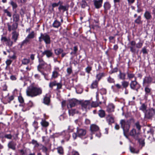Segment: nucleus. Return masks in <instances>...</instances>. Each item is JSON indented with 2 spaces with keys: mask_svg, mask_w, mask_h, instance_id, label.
I'll use <instances>...</instances> for the list:
<instances>
[{
  "mask_svg": "<svg viewBox=\"0 0 155 155\" xmlns=\"http://www.w3.org/2000/svg\"><path fill=\"white\" fill-rule=\"evenodd\" d=\"M103 2V0H99L97 1V8L101 7Z\"/></svg>",
  "mask_w": 155,
  "mask_h": 155,
  "instance_id": "50",
  "label": "nucleus"
},
{
  "mask_svg": "<svg viewBox=\"0 0 155 155\" xmlns=\"http://www.w3.org/2000/svg\"><path fill=\"white\" fill-rule=\"evenodd\" d=\"M143 45V43L139 42L136 44V47L138 48H141Z\"/></svg>",
  "mask_w": 155,
  "mask_h": 155,
  "instance_id": "56",
  "label": "nucleus"
},
{
  "mask_svg": "<svg viewBox=\"0 0 155 155\" xmlns=\"http://www.w3.org/2000/svg\"><path fill=\"white\" fill-rule=\"evenodd\" d=\"M63 51V50L60 48H58L54 50L55 53L57 55H59L61 53H62Z\"/></svg>",
  "mask_w": 155,
  "mask_h": 155,
  "instance_id": "29",
  "label": "nucleus"
},
{
  "mask_svg": "<svg viewBox=\"0 0 155 155\" xmlns=\"http://www.w3.org/2000/svg\"><path fill=\"white\" fill-rule=\"evenodd\" d=\"M41 124L42 126L44 127H47L49 125V123L44 120H42L41 122Z\"/></svg>",
  "mask_w": 155,
  "mask_h": 155,
  "instance_id": "35",
  "label": "nucleus"
},
{
  "mask_svg": "<svg viewBox=\"0 0 155 155\" xmlns=\"http://www.w3.org/2000/svg\"><path fill=\"white\" fill-rule=\"evenodd\" d=\"M56 81H54L49 83V86L50 87L52 88L53 86L56 85Z\"/></svg>",
  "mask_w": 155,
  "mask_h": 155,
  "instance_id": "44",
  "label": "nucleus"
},
{
  "mask_svg": "<svg viewBox=\"0 0 155 155\" xmlns=\"http://www.w3.org/2000/svg\"><path fill=\"white\" fill-rule=\"evenodd\" d=\"M70 155H79V154L78 152L73 151L71 153H70Z\"/></svg>",
  "mask_w": 155,
  "mask_h": 155,
  "instance_id": "60",
  "label": "nucleus"
},
{
  "mask_svg": "<svg viewBox=\"0 0 155 155\" xmlns=\"http://www.w3.org/2000/svg\"><path fill=\"white\" fill-rule=\"evenodd\" d=\"M141 51L143 54H146L147 53V51L146 48L145 47H143Z\"/></svg>",
  "mask_w": 155,
  "mask_h": 155,
  "instance_id": "58",
  "label": "nucleus"
},
{
  "mask_svg": "<svg viewBox=\"0 0 155 155\" xmlns=\"http://www.w3.org/2000/svg\"><path fill=\"white\" fill-rule=\"evenodd\" d=\"M61 22L57 20H56L53 23L52 26L55 28H58L59 27L61 26Z\"/></svg>",
  "mask_w": 155,
  "mask_h": 155,
  "instance_id": "22",
  "label": "nucleus"
},
{
  "mask_svg": "<svg viewBox=\"0 0 155 155\" xmlns=\"http://www.w3.org/2000/svg\"><path fill=\"white\" fill-rule=\"evenodd\" d=\"M18 23H15L11 25L9 24L7 25L8 29L9 31H11L12 30L15 31L18 26Z\"/></svg>",
  "mask_w": 155,
  "mask_h": 155,
  "instance_id": "12",
  "label": "nucleus"
},
{
  "mask_svg": "<svg viewBox=\"0 0 155 155\" xmlns=\"http://www.w3.org/2000/svg\"><path fill=\"white\" fill-rule=\"evenodd\" d=\"M78 103V100L75 99H72L69 101V104L70 108L75 106Z\"/></svg>",
  "mask_w": 155,
  "mask_h": 155,
  "instance_id": "19",
  "label": "nucleus"
},
{
  "mask_svg": "<svg viewBox=\"0 0 155 155\" xmlns=\"http://www.w3.org/2000/svg\"><path fill=\"white\" fill-rule=\"evenodd\" d=\"M12 39L14 42H16L19 36V33L16 31H14L12 33Z\"/></svg>",
  "mask_w": 155,
  "mask_h": 155,
  "instance_id": "16",
  "label": "nucleus"
},
{
  "mask_svg": "<svg viewBox=\"0 0 155 155\" xmlns=\"http://www.w3.org/2000/svg\"><path fill=\"white\" fill-rule=\"evenodd\" d=\"M134 22L137 24H142L143 21L141 20V16L140 15L135 20Z\"/></svg>",
  "mask_w": 155,
  "mask_h": 155,
  "instance_id": "25",
  "label": "nucleus"
},
{
  "mask_svg": "<svg viewBox=\"0 0 155 155\" xmlns=\"http://www.w3.org/2000/svg\"><path fill=\"white\" fill-rule=\"evenodd\" d=\"M104 7L105 10H107L110 8L111 6L109 2H107L104 3Z\"/></svg>",
  "mask_w": 155,
  "mask_h": 155,
  "instance_id": "28",
  "label": "nucleus"
},
{
  "mask_svg": "<svg viewBox=\"0 0 155 155\" xmlns=\"http://www.w3.org/2000/svg\"><path fill=\"white\" fill-rule=\"evenodd\" d=\"M106 121L109 125H111L114 122V117L112 114L107 115L106 117Z\"/></svg>",
  "mask_w": 155,
  "mask_h": 155,
  "instance_id": "9",
  "label": "nucleus"
},
{
  "mask_svg": "<svg viewBox=\"0 0 155 155\" xmlns=\"http://www.w3.org/2000/svg\"><path fill=\"white\" fill-rule=\"evenodd\" d=\"M18 100L19 102L21 103H23L24 102V100L23 98L21 96H19L18 97Z\"/></svg>",
  "mask_w": 155,
  "mask_h": 155,
  "instance_id": "55",
  "label": "nucleus"
},
{
  "mask_svg": "<svg viewBox=\"0 0 155 155\" xmlns=\"http://www.w3.org/2000/svg\"><path fill=\"white\" fill-rule=\"evenodd\" d=\"M105 76V74L103 72L99 73L97 74V80L99 81L100 79Z\"/></svg>",
  "mask_w": 155,
  "mask_h": 155,
  "instance_id": "36",
  "label": "nucleus"
},
{
  "mask_svg": "<svg viewBox=\"0 0 155 155\" xmlns=\"http://www.w3.org/2000/svg\"><path fill=\"white\" fill-rule=\"evenodd\" d=\"M136 78H135V79L134 81H131L130 84V88L132 89L135 90L137 91L138 88H137L136 87L139 85V84L136 81Z\"/></svg>",
  "mask_w": 155,
  "mask_h": 155,
  "instance_id": "11",
  "label": "nucleus"
},
{
  "mask_svg": "<svg viewBox=\"0 0 155 155\" xmlns=\"http://www.w3.org/2000/svg\"><path fill=\"white\" fill-rule=\"evenodd\" d=\"M81 5L82 8H84L87 6V4L85 1L82 0L81 3Z\"/></svg>",
  "mask_w": 155,
  "mask_h": 155,
  "instance_id": "40",
  "label": "nucleus"
},
{
  "mask_svg": "<svg viewBox=\"0 0 155 155\" xmlns=\"http://www.w3.org/2000/svg\"><path fill=\"white\" fill-rule=\"evenodd\" d=\"M108 81L110 83H114V79L112 78L110 76H109L107 78Z\"/></svg>",
  "mask_w": 155,
  "mask_h": 155,
  "instance_id": "53",
  "label": "nucleus"
},
{
  "mask_svg": "<svg viewBox=\"0 0 155 155\" xmlns=\"http://www.w3.org/2000/svg\"><path fill=\"white\" fill-rule=\"evenodd\" d=\"M39 64L37 67L38 70L39 71H40V69H51V66L50 64H47L42 59H39Z\"/></svg>",
  "mask_w": 155,
  "mask_h": 155,
  "instance_id": "3",
  "label": "nucleus"
},
{
  "mask_svg": "<svg viewBox=\"0 0 155 155\" xmlns=\"http://www.w3.org/2000/svg\"><path fill=\"white\" fill-rule=\"evenodd\" d=\"M134 119L133 118H131L127 121L124 120H121L120 121V124L121 127L123 129L124 135L127 138L128 137L126 134L129 131L130 125L134 124Z\"/></svg>",
  "mask_w": 155,
  "mask_h": 155,
  "instance_id": "1",
  "label": "nucleus"
},
{
  "mask_svg": "<svg viewBox=\"0 0 155 155\" xmlns=\"http://www.w3.org/2000/svg\"><path fill=\"white\" fill-rule=\"evenodd\" d=\"M140 134V131H136L135 129H133L130 132V135L136 139L138 138V136Z\"/></svg>",
  "mask_w": 155,
  "mask_h": 155,
  "instance_id": "8",
  "label": "nucleus"
},
{
  "mask_svg": "<svg viewBox=\"0 0 155 155\" xmlns=\"http://www.w3.org/2000/svg\"><path fill=\"white\" fill-rule=\"evenodd\" d=\"M35 36V33L34 31H32L31 33L29 34L26 37L28 40L33 39Z\"/></svg>",
  "mask_w": 155,
  "mask_h": 155,
  "instance_id": "26",
  "label": "nucleus"
},
{
  "mask_svg": "<svg viewBox=\"0 0 155 155\" xmlns=\"http://www.w3.org/2000/svg\"><path fill=\"white\" fill-rule=\"evenodd\" d=\"M144 16L147 20L150 19L152 18L150 13L147 11H146L144 14Z\"/></svg>",
  "mask_w": 155,
  "mask_h": 155,
  "instance_id": "23",
  "label": "nucleus"
},
{
  "mask_svg": "<svg viewBox=\"0 0 155 155\" xmlns=\"http://www.w3.org/2000/svg\"><path fill=\"white\" fill-rule=\"evenodd\" d=\"M155 114V110L153 108L150 109L145 113L144 118L146 119H151Z\"/></svg>",
  "mask_w": 155,
  "mask_h": 155,
  "instance_id": "5",
  "label": "nucleus"
},
{
  "mask_svg": "<svg viewBox=\"0 0 155 155\" xmlns=\"http://www.w3.org/2000/svg\"><path fill=\"white\" fill-rule=\"evenodd\" d=\"M32 143L33 144H35V146H38V144L36 140H33L32 141Z\"/></svg>",
  "mask_w": 155,
  "mask_h": 155,
  "instance_id": "59",
  "label": "nucleus"
},
{
  "mask_svg": "<svg viewBox=\"0 0 155 155\" xmlns=\"http://www.w3.org/2000/svg\"><path fill=\"white\" fill-rule=\"evenodd\" d=\"M98 115L101 118L104 117L105 115V113L104 110H99Z\"/></svg>",
  "mask_w": 155,
  "mask_h": 155,
  "instance_id": "27",
  "label": "nucleus"
},
{
  "mask_svg": "<svg viewBox=\"0 0 155 155\" xmlns=\"http://www.w3.org/2000/svg\"><path fill=\"white\" fill-rule=\"evenodd\" d=\"M82 108L83 110L86 111L87 109H89L90 107V103L89 101H85L81 103Z\"/></svg>",
  "mask_w": 155,
  "mask_h": 155,
  "instance_id": "7",
  "label": "nucleus"
},
{
  "mask_svg": "<svg viewBox=\"0 0 155 155\" xmlns=\"http://www.w3.org/2000/svg\"><path fill=\"white\" fill-rule=\"evenodd\" d=\"M146 109V106L144 104H143L142 105L141 107H140V109L143 110L144 111Z\"/></svg>",
  "mask_w": 155,
  "mask_h": 155,
  "instance_id": "52",
  "label": "nucleus"
},
{
  "mask_svg": "<svg viewBox=\"0 0 155 155\" xmlns=\"http://www.w3.org/2000/svg\"><path fill=\"white\" fill-rule=\"evenodd\" d=\"M10 4L12 6L13 9L16 8L18 6L17 4L12 1H11Z\"/></svg>",
  "mask_w": 155,
  "mask_h": 155,
  "instance_id": "37",
  "label": "nucleus"
},
{
  "mask_svg": "<svg viewBox=\"0 0 155 155\" xmlns=\"http://www.w3.org/2000/svg\"><path fill=\"white\" fill-rule=\"evenodd\" d=\"M13 20L15 22V23H18L19 20V15L16 12L13 15Z\"/></svg>",
  "mask_w": 155,
  "mask_h": 155,
  "instance_id": "21",
  "label": "nucleus"
},
{
  "mask_svg": "<svg viewBox=\"0 0 155 155\" xmlns=\"http://www.w3.org/2000/svg\"><path fill=\"white\" fill-rule=\"evenodd\" d=\"M42 93V90L41 88L34 86L28 87L26 91L27 96L31 97L39 95Z\"/></svg>",
  "mask_w": 155,
  "mask_h": 155,
  "instance_id": "2",
  "label": "nucleus"
},
{
  "mask_svg": "<svg viewBox=\"0 0 155 155\" xmlns=\"http://www.w3.org/2000/svg\"><path fill=\"white\" fill-rule=\"evenodd\" d=\"M42 54L43 55H45L47 58H49L52 57L53 53L51 50H46L43 51Z\"/></svg>",
  "mask_w": 155,
  "mask_h": 155,
  "instance_id": "14",
  "label": "nucleus"
},
{
  "mask_svg": "<svg viewBox=\"0 0 155 155\" xmlns=\"http://www.w3.org/2000/svg\"><path fill=\"white\" fill-rule=\"evenodd\" d=\"M125 74L124 73H122L120 71L119 76L120 79L122 80H124L125 79Z\"/></svg>",
  "mask_w": 155,
  "mask_h": 155,
  "instance_id": "34",
  "label": "nucleus"
},
{
  "mask_svg": "<svg viewBox=\"0 0 155 155\" xmlns=\"http://www.w3.org/2000/svg\"><path fill=\"white\" fill-rule=\"evenodd\" d=\"M127 77L129 79H131L134 78H136L135 77V75L132 73H127Z\"/></svg>",
  "mask_w": 155,
  "mask_h": 155,
  "instance_id": "42",
  "label": "nucleus"
},
{
  "mask_svg": "<svg viewBox=\"0 0 155 155\" xmlns=\"http://www.w3.org/2000/svg\"><path fill=\"white\" fill-rule=\"evenodd\" d=\"M130 150L131 152L133 153H138L139 152V150H137V151H136L135 149L131 147H130Z\"/></svg>",
  "mask_w": 155,
  "mask_h": 155,
  "instance_id": "45",
  "label": "nucleus"
},
{
  "mask_svg": "<svg viewBox=\"0 0 155 155\" xmlns=\"http://www.w3.org/2000/svg\"><path fill=\"white\" fill-rule=\"evenodd\" d=\"M16 145V143L13 140L10 141L8 144V148L13 150H15Z\"/></svg>",
  "mask_w": 155,
  "mask_h": 155,
  "instance_id": "13",
  "label": "nucleus"
},
{
  "mask_svg": "<svg viewBox=\"0 0 155 155\" xmlns=\"http://www.w3.org/2000/svg\"><path fill=\"white\" fill-rule=\"evenodd\" d=\"M122 85L123 87L126 89V88L128 86L129 83L128 82L124 81L121 82Z\"/></svg>",
  "mask_w": 155,
  "mask_h": 155,
  "instance_id": "31",
  "label": "nucleus"
},
{
  "mask_svg": "<svg viewBox=\"0 0 155 155\" xmlns=\"http://www.w3.org/2000/svg\"><path fill=\"white\" fill-rule=\"evenodd\" d=\"M59 75V74L58 72L55 71H54L52 72V77L53 78H57Z\"/></svg>",
  "mask_w": 155,
  "mask_h": 155,
  "instance_id": "39",
  "label": "nucleus"
},
{
  "mask_svg": "<svg viewBox=\"0 0 155 155\" xmlns=\"http://www.w3.org/2000/svg\"><path fill=\"white\" fill-rule=\"evenodd\" d=\"M138 141L140 144L141 145L142 147H143L145 143L144 139H139L138 140Z\"/></svg>",
  "mask_w": 155,
  "mask_h": 155,
  "instance_id": "48",
  "label": "nucleus"
},
{
  "mask_svg": "<svg viewBox=\"0 0 155 155\" xmlns=\"http://www.w3.org/2000/svg\"><path fill=\"white\" fill-rule=\"evenodd\" d=\"M77 133L78 136L81 137L84 136L86 134V132L85 130L78 128Z\"/></svg>",
  "mask_w": 155,
  "mask_h": 155,
  "instance_id": "15",
  "label": "nucleus"
},
{
  "mask_svg": "<svg viewBox=\"0 0 155 155\" xmlns=\"http://www.w3.org/2000/svg\"><path fill=\"white\" fill-rule=\"evenodd\" d=\"M91 87L92 88H96L97 87V82L95 81L91 85Z\"/></svg>",
  "mask_w": 155,
  "mask_h": 155,
  "instance_id": "54",
  "label": "nucleus"
},
{
  "mask_svg": "<svg viewBox=\"0 0 155 155\" xmlns=\"http://www.w3.org/2000/svg\"><path fill=\"white\" fill-rule=\"evenodd\" d=\"M151 91V89L147 87L145 88V91L146 94L150 93Z\"/></svg>",
  "mask_w": 155,
  "mask_h": 155,
  "instance_id": "51",
  "label": "nucleus"
},
{
  "mask_svg": "<svg viewBox=\"0 0 155 155\" xmlns=\"http://www.w3.org/2000/svg\"><path fill=\"white\" fill-rule=\"evenodd\" d=\"M1 41L5 43L6 45L9 47H12L14 42L11 41L10 38H7L6 37L2 36Z\"/></svg>",
  "mask_w": 155,
  "mask_h": 155,
  "instance_id": "6",
  "label": "nucleus"
},
{
  "mask_svg": "<svg viewBox=\"0 0 155 155\" xmlns=\"http://www.w3.org/2000/svg\"><path fill=\"white\" fill-rule=\"evenodd\" d=\"M56 86H57V89H59L61 88L62 84L60 83H57Z\"/></svg>",
  "mask_w": 155,
  "mask_h": 155,
  "instance_id": "57",
  "label": "nucleus"
},
{
  "mask_svg": "<svg viewBox=\"0 0 155 155\" xmlns=\"http://www.w3.org/2000/svg\"><path fill=\"white\" fill-rule=\"evenodd\" d=\"M33 124L35 129H37L38 128V127L37 126L38 123L37 122L35 121L33 122Z\"/></svg>",
  "mask_w": 155,
  "mask_h": 155,
  "instance_id": "63",
  "label": "nucleus"
},
{
  "mask_svg": "<svg viewBox=\"0 0 155 155\" xmlns=\"http://www.w3.org/2000/svg\"><path fill=\"white\" fill-rule=\"evenodd\" d=\"M68 112L70 115L73 116L75 113H78V112L75 109H71L68 110Z\"/></svg>",
  "mask_w": 155,
  "mask_h": 155,
  "instance_id": "32",
  "label": "nucleus"
},
{
  "mask_svg": "<svg viewBox=\"0 0 155 155\" xmlns=\"http://www.w3.org/2000/svg\"><path fill=\"white\" fill-rule=\"evenodd\" d=\"M43 103L45 104L48 105L50 102V98L48 94H46L43 99Z\"/></svg>",
  "mask_w": 155,
  "mask_h": 155,
  "instance_id": "20",
  "label": "nucleus"
},
{
  "mask_svg": "<svg viewBox=\"0 0 155 155\" xmlns=\"http://www.w3.org/2000/svg\"><path fill=\"white\" fill-rule=\"evenodd\" d=\"M135 126L136 128L137 129V130L140 131L141 128V126L140 125L139 122L137 121L136 122L135 124Z\"/></svg>",
  "mask_w": 155,
  "mask_h": 155,
  "instance_id": "38",
  "label": "nucleus"
},
{
  "mask_svg": "<svg viewBox=\"0 0 155 155\" xmlns=\"http://www.w3.org/2000/svg\"><path fill=\"white\" fill-rule=\"evenodd\" d=\"M114 106L112 104H109L107 106V110L108 112H110L114 111Z\"/></svg>",
  "mask_w": 155,
  "mask_h": 155,
  "instance_id": "24",
  "label": "nucleus"
},
{
  "mask_svg": "<svg viewBox=\"0 0 155 155\" xmlns=\"http://www.w3.org/2000/svg\"><path fill=\"white\" fill-rule=\"evenodd\" d=\"M58 150V153L60 154H62L63 153V148L61 147H59L57 149Z\"/></svg>",
  "mask_w": 155,
  "mask_h": 155,
  "instance_id": "46",
  "label": "nucleus"
},
{
  "mask_svg": "<svg viewBox=\"0 0 155 155\" xmlns=\"http://www.w3.org/2000/svg\"><path fill=\"white\" fill-rule=\"evenodd\" d=\"M69 7V6L68 4H66L65 5H63L62 4H60L58 9L60 12H61V10H62L63 12H64L68 10Z\"/></svg>",
  "mask_w": 155,
  "mask_h": 155,
  "instance_id": "17",
  "label": "nucleus"
},
{
  "mask_svg": "<svg viewBox=\"0 0 155 155\" xmlns=\"http://www.w3.org/2000/svg\"><path fill=\"white\" fill-rule=\"evenodd\" d=\"M90 129L92 132L96 131L97 130V126L95 124H92L90 126Z\"/></svg>",
  "mask_w": 155,
  "mask_h": 155,
  "instance_id": "33",
  "label": "nucleus"
},
{
  "mask_svg": "<svg viewBox=\"0 0 155 155\" xmlns=\"http://www.w3.org/2000/svg\"><path fill=\"white\" fill-rule=\"evenodd\" d=\"M67 71L69 74H70L72 72V70L71 68H69L67 69Z\"/></svg>",
  "mask_w": 155,
  "mask_h": 155,
  "instance_id": "61",
  "label": "nucleus"
},
{
  "mask_svg": "<svg viewBox=\"0 0 155 155\" xmlns=\"http://www.w3.org/2000/svg\"><path fill=\"white\" fill-rule=\"evenodd\" d=\"M29 41V40H28L27 38H26L22 42L21 44V46H23L25 45H27Z\"/></svg>",
  "mask_w": 155,
  "mask_h": 155,
  "instance_id": "41",
  "label": "nucleus"
},
{
  "mask_svg": "<svg viewBox=\"0 0 155 155\" xmlns=\"http://www.w3.org/2000/svg\"><path fill=\"white\" fill-rule=\"evenodd\" d=\"M91 67H90L89 66L87 67V68H86V71L88 73H89L90 71L91 70Z\"/></svg>",
  "mask_w": 155,
  "mask_h": 155,
  "instance_id": "64",
  "label": "nucleus"
},
{
  "mask_svg": "<svg viewBox=\"0 0 155 155\" xmlns=\"http://www.w3.org/2000/svg\"><path fill=\"white\" fill-rule=\"evenodd\" d=\"M136 45L135 41H131L128 44V48H130V51L132 53H135L136 51Z\"/></svg>",
  "mask_w": 155,
  "mask_h": 155,
  "instance_id": "10",
  "label": "nucleus"
},
{
  "mask_svg": "<svg viewBox=\"0 0 155 155\" xmlns=\"http://www.w3.org/2000/svg\"><path fill=\"white\" fill-rule=\"evenodd\" d=\"M152 81V78L150 76L145 77L143 80V84L144 85L146 84H150Z\"/></svg>",
  "mask_w": 155,
  "mask_h": 155,
  "instance_id": "18",
  "label": "nucleus"
},
{
  "mask_svg": "<svg viewBox=\"0 0 155 155\" xmlns=\"http://www.w3.org/2000/svg\"><path fill=\"white\" fill-rule=\"evenodd\" d=\"M63 2H61L60 1H59L58 3H53L52 5V6L53 7V8H54L56 7H57L60 4H62Z\"/></svg>",
  "mask_w": 155,
  "mask_h": 155,
  "instance_id": "43",
  "label": "nucleus"
},
{
  "mask_svg": "<svg viewBox=\"0 0 155 155\" xmlns=\"http://www.w3.org/2000/svg\"><path fill=\"white\" fill-rule=\"evenodd\" d=\"M4 12L5 13H6L7 15L10 17L12 16L11 13L9 12L7 9H4Z\"/></svg>",
  "mask_w": 155,
  "mask_h": 155,
  "instance_id": "49",
  "label": "nucleus"
},
{
  "mask_svg": "<svg viewBox=\"0 0 155 155\" xmlns=\"http://www.w3.org/2000/svg\"><path fill=\"white\" fill-rule=\"evenodd\" d=\"M39 41L41 42L44 40L46 44H49L51 43V39L49 36L46 33H41L40 36L38 38Z\"/></svg>",
  "mask_w": 155,
  "mask_h": 155,
  "instance_id": "4",
  "label": "nucleus"
},
{
  "mask_svg": "<svg viewBox=\"0 0 155 155\" xmlns=\"http://www.w3.org/2000/svg\"><path fill=\"white\" fill-rule=\"evenodd\" d=\"M4 137L5 138H6L7 139L11 140L12 139V136L10 134H5L4 135Z\"/></svg>",
  "mask_w": 155,
  "mask_h": 155,
  "instance_id": "47",
  "label": "nucleus"
},
{
  "mask_svg": "<svg viewBox=\"0 0 155 155\" xmlns=\"http://www.w3.org/2000/svg\"><path fill=\"white\" fill-rule=\"evenodd\" d=\"M41 149L45 153H46L47 150V148L43 146H42Z\"/></svg>",
  "mask_w": 155,
  "mask_h": 155,
  "instance_id": "62",
  "label": "nucleus"
},
{
  "mask_svg": "<svg viewBox=\"0 0 155 155\" xmlns=\"http://www.w3.org/2000/svg\"><path fill=\"white\" fill-rule=\"evenodd\" d=\"M21 62L22 64H23L27 65L30 62V60L29 59L24 58L22 60Z\"/></svg>",
  "mask_w": 155,
  "mask_h": 155,
  "instance_id": "30",
  "label": "nucleus"
}]
</instances>
